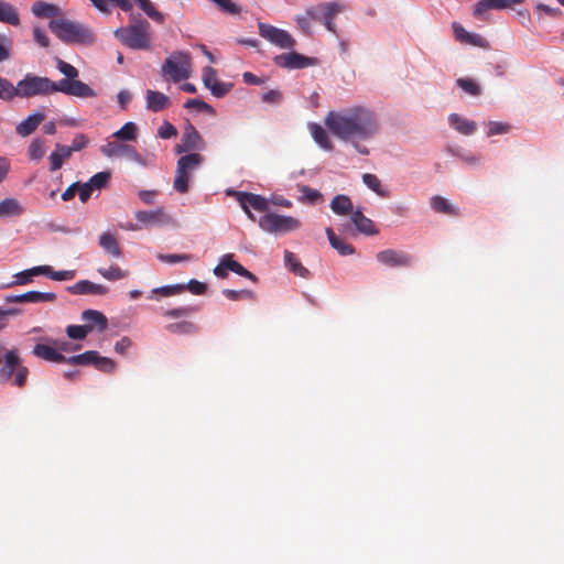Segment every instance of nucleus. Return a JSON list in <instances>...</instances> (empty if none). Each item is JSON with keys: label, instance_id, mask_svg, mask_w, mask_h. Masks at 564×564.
<instances>
[{"label": "nucleus", "instance_id": "41", "mask_svg": "<svg viewBox=\"0 0 564 564\" xmlns=\"http://www.w3.org/2000/svg\"><path fill=\"white\" fill-rule=\"evenodd\" d=\"M93 330L94 324L69 325L66 328L68 337L75 340L85 339L86 336Z\"/></svg>", "mask_w": 564, "mask_h": 564}, {"label": "nucleus", "instance_id": "35", "mask_svg": "<svg viewBox=\"0 0 564 564\" xmlns=\"http://www.w3.org/2000/svg\"><path fill=\"white\" fill-rule=\"evenodd\" d=\"M284 263L296 275L302 278H306L308 275V270L302 265L293 252L288 250L284 251Z\"/></svg>", "mask_w": 564, "mask_h": 564}, {"label": "nucleus", "instance_id": "21", "mask_svg": "<svg viewBox=\"0 0 564 564\" xmlns=\"http://www.w3.org/2000/svg\"><path fill=\"white\" fill-rule=\"evenodd\" d=\"M44 119V113L34 112L17 126L15 132L21 137H28L37 129Z\"/></svg>", "mask_w": 564, "mask_h": 564}, {"label": "nucleus", "instance_id": "15", "mask_svg": "<svg viewBox=\"0 0 564 564\" xmlns=\"http://www.w3.org/2000/svg\"><path fill=\"white\" fill-rule=\"evenodd\" d=\"M101 152L107 156H126L138 164L145 165V160L142 155L128 144L109 142L101 148Z\"/></svg>", "mask_w": 564, "mask_h": 564}, {"label": "nucleus", "instance_id": "22", "mask_svg": "<svg viewBox=\"0 0 564 564\" xmlns=\"http://www.w3.org/2000/svg\"><path fill=\"white\" fill-rule=\"evenodd\" d=\"M32 354L46 361L51 362H65L66 357L57 351L54 347L44 344H36L32 350Z\"/></svg>", "mask_w": 564, "mask_h": 564}, {"label": "nucleus", "instance_id": "33", "mask_svg": "<svg viewBox=\"0 0 564 564\" xmlns=\"http://www.w3.org/2000/svg\"><path fill=\"white\" fill-rule=\"evenodd\" d=\"M166 218L163 209L140 210L135 213V219L144 225H154L164 221Z\"/></svg>", "mask_w": 564, "mask_h": 564}, {"label": "nucleus", "instance_id": "40", "mask_svg": "<svg viewBox=\"0 0 564 564\" xmlns=\"http://www.w3.org/2000/svg\"><path fill=\"white\" fill-rule=\"evenodd\" d=\"M140 9L153 21L162 24L165 21L164 14L158 11L150 0H134Z\"/></svg>", "mask_w": 564, "mask_h": 564}, {"label": "nucleus", "instance_id": "14", "mask_svg": "<svg viewBox=\"0 0 564 564\" xmlns=\"http://www.w3.org/2000/svg\"><path fill=\"white\" fill-rule=\"evenodd\" d=\"M204 147L205 143L199 132L193 124L189 123L184 129L181 142L175 145V152L181 154L191 151L203 150Z\"/></svg>", "mask_w": 564, "mask_h": 564}, {"label": "nucleus", "instance_id": "27", "mask_svg": "<svg viewBox=\"0 0 564 564\" xmlns=\"http://www.w3.org/2000/svg\"><path fill=\"white\" fill-rule=\"evenodd\" d=\"M326 235H327L330 246L340 256H350L355 252L354 246L346 242L344 239L337 237L332 228H329V227L326 228Z\"/></svg>", "mask_w": 564, "mask_h": 564}, {"label": "nucleus", "instance_id": "28", "mask_svg": "<svg viewBox=\"0 0 564 564\" xmlns=\"http://www.w3.org/2000/svg\"><path fill=\"white\" fill-rule=\"evenodd\" d=\"M33 271L41 272V274L46 275L54 281H69L76 275L75 270L54 271L50 265L34 267Z\"/></svg>", "mask_w": 564, "mask_h": 564}, {"label": "nucleus", "instance_id": "3", "mask_svg": "<svg viewBox=\"0 0 564 564\" xmlns=\"http://www.w3.org/2000/svg\"><path fill=\"white\" fill-rule=\"evenodd\" d=\"M52 32L65 43L93 44L94 33L80 23L66 19L52 20L50 22Z\"/></svg>", "mask_w": 564, "mask_h": 564}, {"label": "nucleus", "instance_id": "20", "mask_svg": "<svg viewBox=\"0 0 564 564\" xmlns=\"http://www.w3.org/2000/svg\"><path fill=\"white\" fill-rule=\"evenodd\" d=\"M350 219L355 225L356 229L366 236H373L378 234L373 221L366 217L361 210L357 209L351 213Z\"/></svg>", "mask_w": 564, "mask_h": 564}, {"label": "nucleus", "instance_id": "47", "mask_svg": "<svg viewBox=\"0 0 564 564\" xmlns=\"http://www.w3.org/2000/svg\"><path fill=\"white\" fill-rule=\"evenodd\" d=\"M362 182L366 184L368 188L377 193L379 196H387L386 191L381 188V182L380 180L371 173H365L362 175Z\"/></svg>", "mask_w": 564, "mask_h": 564}, {"label": "nucleus", "instance_id": "39", "mask_svg": "<svg viewBox=\"0 0 564 564\" xmlns=\"http://www.w3.org/2000/svg\"><path fill=\"white\" fill-rule=\"evenodd\" d=\"M140 9L153 21L162 24L165 21L164 14L158 11L150 0H134Z\"/></svg>", "mask_w": 564, "mask_h": 564}, {"label": "nucleus", "instance_id": "48", "mask_svg": "<svg viewBox=\"0 0 564 564\" xmlns=\"http://www.w3.org/2000/svg\"><path fill=\"white\" fill-rule=\"evenodd\" d=\"M93 365L96 367V369L106 373H111L116 369V362L112 359L108 357H101L97 351L96 359H94Z\"/></svg>", "mask_w": 564, "mask_h": 564}, {"label": "nucleus", "instance_id": "57", "mask_svg": "<svg viewBox=\"0 0 564 564\" xmlns=\"http://www.w3.org/2000/svg\"><path fill=\"white\" fill-rule=\"evenodd\" d=\"M184 291H185V284H175V285H166V286L154 289L153 293H159L163 296H172L175 294H180Z\"/></svg>", "mask_w": 564, "mask_h": 564}, {"label": "nucleus", "instance_id": "18", "mask_svg": "<svg viewBox=\"0 0 564 564\" xmlns=\"http://www.w3.org/2000/svg\"><path fill=\"white\" fill-rule=\"evenodd\" d=\"M67 291L72 294H95L105 295L108 292V288L102 284H96L89 280H80L75 284L67 288Z\"/></svg>", "mask_w": 564, "mask_h": 564}, {"label": "nucleus", "instance_id": "30", "mask_svg": "<svg viewBox=\"0 0 564 564\" xmlns=\"http://www.w3.org/2000/svg\"><path fill=\"white\" fill-rule=\"evenodd\" d=\"M431 207L440 214L458 216L459 209L452 205L446 198L435 195L431 198Z\"/></svg>", "mask_w": 564, "mask_h": 564}, {"label": "nucleus", "instance_id": "29", "mask_svg": "<svg viewBox=\"0 0 564 564\" xmlns=\"http://www.w3.org/2000/svg\"><path fill=\"white\" fill-rule=\"evenodd\" d=\"M0 22L13 26L20 24L19 12L11 3L0 0Z\"/></svg>", "mask_w": 564, "mask_h": 564}, {"label": "nucleus", "instance_id": "11", "mask_svg": "<svg viewBox=\"0 0 564 564\" xmlns=\"http://www.w3.org/2000/svg\"><path fill=\"white\" fill-rule=\"evenodd\" d=\"M273 62L276 66L286 69H302L314 66L318 63L316 57H308L297 52L276 55L274 56Z\"/></svg>", "mask_w": 564, "mask_h": 564}, {"label": "nucleus", "instance_id": "13", "mask_svg": "<svg viewBox=\"0 0 564 564\" xmlns=\"http://www.w3.org/2000/svg\"><path fill=\"white\" fill-rule=\"evenodd\" d=\"M63 93L69 96H75L79 98H93L96 97V93L93 88H90L87 84L78 80L77 78L69 79H61L56 83L55 93Z\"/></svg>", "mask_w": 564, "mask_h": 564}, {"label": "nucleus", "instance_id": "61", "mask_svg": "<svg viewBox=\"0 0 564 564\" xmlns=\"http://www.w3.org/2000/svg\"><path fill=\"white\" fill-rule=\"evenodd\" d=\"M158 258L166 263H177L182 261H191L193 259L192 254L183 253V254H159Z\"/></svg>", "mask_w": 564, "mask_h": 564}, {"label": "nucleus", "instance_id": "51", "mask_svg": "<svg viewBox=\"0 0 564 564\" xmlns=\"http://www.w3.org/2000/svg\"><path fill=\"white\" fill-rule=\"evenodd\" d=\"M56 67L63 75L66 76L65 79L73 80L78 77V69L61 58L56 59Z\"/></svg>", "mask_w": 564, "mask_h": 564}, {"label": "nucleus", "instance_id": "49", "mask_svg": "<svg viewBox=\"0 0 564 564\" xmlns=\"http://www.w3.org/2000/svg\"><path fill=\"white\" fill-rule=\"evenodd\" d=\"M110 176L111 174L108 171L98 172L93 175L87 183L91 186L93 189H101L107 186Z\"/></svg>", "mask_w": 564, "mask_h": 564}, {"label": "nucleus", "instance_id": "6", "mask_svg": "<svg viewBox=\"0 0 564 564\" xmlns=\"http://www.w3.org/2000/svg\"><path fill=\"white\" fill-rule=\"evenodd\" d=\"M162 75L174 83H180L191 77L192 58L186 52H174L164 62L161 68Z\"/></svg>", "mask_w": 564, "mask_h": 564}, {"label": "nucleus", "instance_id": "9", "mask_svg": "<svg viewBox=\"0 0 564 564\" xmlns=\"http://www.w3.org/2000/svg\"><path fill=\"white\" fill-rule=\"evenodd\" d=\"M228 195H231L237 199L250 219H254L250 208H253L257 212H265L269 207L267 198L258 194L232 191L228 192Z\"/></svg>", "mask_w": 564, "mask_h": 564}, {"label": "nucleus", "instance_id": "42", "mask_svg": "<svg viewBox=\"0 0 564 564\" xmlns=\"http://www.w3.org/2000/svg\"><path fill=\"white\" fill-rule=\"evenodd\" d=\"M271 43L286 50H291L296 45L295 39L288 31L282 29L278 30V34H275Z\"/></svg>", "mask_w": 564, "mask_h": 564}, {"label": "nucleus", "instance_id": "8", "mask_svg": "<svg viewBox=\"0 0 564 564\" xmlns=\"http://www.w3.org/2000/svg\"><path fill=\"white\" fill-rule=\"evenodd\" d=\"M259 226L267 232L283 235L297 230L302 224L297 218L292 216L267 213L260 218Z\"/></svg>", "mask_w": 564, "mask_h": 564}, {"label": "nucleus", "instance_id": "54", "mask_svg": "<svg viewBox=\"0 0 564 564\" xmlns=\"http://www.w3.org/2000/svg\"><path fill=\"white\" fill-rule=\"evenodd\" d=\"M198 308L194 306H183V307H176L172 310H166L163 315L171 318H180L184 316H188L192 313L197 312Z\"/></svg>", "mask_w": 564, "mask_h": 564}, {"label": "nucleus", "instance_id": "59", "mask_svg": "<svg viewBox=\"0 0 564 564\" xmlns=\"http://www.w3.org/2000/svg\"><path fill=\"white\" fill-rule=\"evenodd\" d=\"M326 2L318 3L316 6H312L305 10V14L310 18L311 21H319L322 20L323 13L325 11Z\"/></svg>", "mask_w": 564, "mask_h": 564}, {"label": "nucleus", "instance_id": "17", "mask_svg": "<svg viewBox=\"0 0 564 564\" xmlns=\"http://www.w3.org/2000/svg\"><path fill=\"white\" fill-rule=\"evenodd\" d=\"M98 245L110 258L120 259L122 257V250L115 234L102 232L99 236Z\"/></svg>", "mask_w": 564, "mask_h": 564}, {"label": "nucleus", "instance_id": "12", "mask_svg": "<svg viewBox=\"0 0 564 564\" xmlns=\"http://www.w3.org/2000/svg\"><path fill=\"white\" fill-rule=\"evenodd\" d=\"M228 270L237 273L238 275L247 278L253 282H256L258 280L257 276L252 272L248 271L239 262L234 260V256L231 253H227V254L223 256L219 264L214 268V274L217 278L226 279L228 276V273H227Z\"/></svg>", "mask_w": 564, "mask_h": 564}, {"label": "nucleus", "instance_id": "37", "mask_svg": "<svg viewBox=\"0 0 564 564\" xmlns=\"http://www.w3.org/2000/svg\"><path fill=\"white\" fill-rule=\"evenodd\" d=\"M166 329L172 334H178V335H187V334H194V333L198 332L197 325L189 321H182V322L169 324L166 326Z\"/></svg>", "mask_w": 564, "mask_h": 564}, {"label": "nucleus", "instance_id": "44", "mask_svg": "<svg viewBox=\"0 0 564 564\" xmlns=\"http://www.w3.org/2000/svg\"><path fill=\"white\" fill-rule=\"evenodd\" d=\"M98 273L109 281H117L128 276V272L122 270L118 265H111L108 269L99 268Z\"/></svg>", "mask_w": 564, "mask_h": 564}, {"label": "nucleus", "instance_id": "10", "mask_svg": "<svg viewBox=\"0 0 564 564\" xmlns=\"http://www.w3.org/2000/svg\"><path fill=\"white\" fill-rule=\"evenodd\" d=\"M376 259L387 268H409L414 262V257L411 253L395 249L379 251Z\"/></svg>", "mask_w": 564, "mask_h": 564}, {"label": "nucleus", "instance_id": "2", "mask_svg": "<svg viewBox=\"0 0 564 564\" xmlns=\"http://www.w3.org/2000/svg\"><path fill=\"white\" fill-rule=\"evenodd\" d=\"M1 357L0 382L12 380V383L18 388L24 387L28 380L29 369L23 365L18 349H7L3 346Z\"/></svg>", "mask_w": 564, "mask_h": 564}, {"label": "nucleus", "instance_id": "32", "mask_svg": "<svg viewBox=\"0 0 564 564\" xmlns=\"http://www.w3.org/2000/svg\"><path fill=\"white\" fill-rule=\"evenodd\" d=\"M308 129L314 141L324 150L330 151L333 149V144L329 140V137L326 130L318 123H310Z\"/></svg>", "mask_w": 564, "mask_h": 564}, {"label": "nucleus", "instance_id": "16", "mask_svg": "<svg viewBox=\"0 0 564 564\" xmlns=\"http://www.w3.org/2000/svg\"><path fill=\"white\" fill-rule=\"evenodd\" d=\"M56 294L52 292L29 291L18 295H7L4 301L7 303H42L54 302Z\"/></svg>", "mask_w": 564, "mask_h": 564}, {"label": "nucleus", "instance_id": "45", "mask_svg": "<svg viewBox=\"0 0 564 564\" xmlns=\"http://www.w3.org/2000/svg\"><path fill=\"white\" fill-rule=\"evenodd\" d=\"M94 359H96V351L95 350H88L80 355H75L66 358V364L70 365H93Z\"/></svg>", "mask_w": 564, "mask_h": 564}, {"label": "nucleus", "instance_id": "53", "mask_svg": "<svg viewBox=\"0 0 564 564\" xmlns=\"http://www.w3.org/2000/svg\"><path fill=\"white\" fill-rule=\"evenodd\" d=\"M184 107L187 109H197L202 112L214 113V108L210 105L197 98L187 99Z\"/></svg>", "mask_w": 564, "mask_h": 564}, {"label": "nucleus", "instance_id": "46", "mask_svg": "<svg viewBox=\"0 0 564 564\" xmlns=\"http://www.w3.org/2000/svg\"><path fill=\"white\" fill-rule=\"evenodd\" d=\"M45 141L43 139H34L28 149V154L31 160H41L45 154Z\"/></svg>", "mask_w": 564, "mask_h": 564}, {"label": "nucleus", "instance_id": "1", "mask_svg": "<svg viewBox=\"0 0 564 564\" xmlns=\"http://www.w3.org/2000/svg\"><path fill=\"white\" fill-rule=\"evenodd\" d=\"M325 126L341 140H368L379 129L375 112L362 106L329 111L325 117Z\"/></svg>", "mask_w": 564, "mask_h": 564}, {"label": "nucleus", "instance_id": "7", "mask_svg": "<svg viewBox=\"0 0 564 564\" xmlns=\"http://www.w3.org/2000/svg\"><path fill=\"white\" fill-rule=\"evenodd\" d=\"M204 161L203 155L199 153H188L178 159L176 165V174L173 186L178 193H186L188 191V183L191 174Z\"/></svg>", "mask_w": 564, "mask_h": 564}, {"label": "nucleus", "instance_id": "31", "mask_svg": "<svg viewBox=\"0 0 564 564\" xmlns=\"http://www.w3.org/2000/svg\"><path fill=\"white\" fill-rule=\"evenodd\" d=\"M23 213V206L15 198H6L0 202V218L21 216Z\"/></svg>", "mask_w": 564, "mask_h": 564}, {"label": "nucleus", "instance_id": "24", "mask_svg": "<svg viewBox=\"0 0 564 564\" xmlns=\"http://www.w3.org/2000/svg\"><path fill=\"white\" fill-rule=\"evenodd\" d=\"M344 9V4L339 2H326L325 11L323 13L321 22L329 32L336 33V25L334 23V19Z\"/></svg>", "mask_w": 564, "mask_h": 564}, {"label": "nucleus", "instance_id": "36", "mask_svg": "<svg viewBox=\"0 0 564 564\" xmlns=\"http://www.w3.org/2000/svg\"><path fill=\"white\" fill-rule=\"evenodd\" d=\"M31 11L35 17L48 18L56 15L58 8L55 4L45 1H36L32 4Z\"/></svg>", "mask_w": 564, "mask_h": 564}, {"label": "nucleus", "instance_id": "64", "mask_svg": "<svg viewBox=\"0 0 564 564\" xmlns=\"http://www.w3.org/2000/svg\"><path fill=\"white\" fill-rule=\"evenodd\" d=\"M185 290H188L191 293L195 295H202L206 292L207 285L203 282L193 279L185 285Z\"/></svg>", "mask_w": 564, "mask_h": 564}, {"label": "nucleus", "instance_id": "52", "mask_svg": "<svg viewBox=\"0 0 564 564\" xmlns=\"http://www.w3.org/2000/svg\"><path fill=\"white\" fill-rule=\"evenodd\" d=\"M457 85L467 94L471 96L480 95L479 85L470 78H458L456 80Z\"/></svg>", "mask_w": 564, "mask_h": 564}, {"label": "nucleus", "instance_id": "19", "mask_svg": "<svg viewBox=\"0 0 564 564\" xmlns=\"http://www.w3.org/2000/svg\"><path fill=\"white\" fill-rule=\"evenodd\" d=\"M523 0H479L474 8V15L479 18L488 10H502L510 8L512 3H521Z\"/></svg>", "mask_w": 564, "mask_h": 564}, {"label": "nucleus", "instance_id": "23", "mask_svg": "<svg viewBox=\"0 0 564 564\" xmlns=\"http://www.w3.org/2000/svg\"><path fill=\"white\" fill-rule=\"evenodd\" d=\"M147 108L153 112H159L166 108L170 99L163 93L148 89L145 93Z\"/></svg>", "mask_w": 564, "mask_h": 564}, {"label": "nucleus", "instance_id": "63", "mask_svg": "<svg viewBox=\"0 0 564 564\" xmlns=\"http://www.w3.org/2000/svg\"><path fill=\"white\" fill-rule=\"evenodd\" d=\"M176 134H177L176 128L167 121H164L158 130V135L162 139H171V138L175 137Z\"/></svg>", "mask_w": 564, "mask_h": 564}, {"label": "nucleus", "instance_id": "55", "mask_svg": "<svg viewBox=\"0 0 564 564\" xmlns=\"http://www.w3.org/2000/svg\"><path fill=\"white\" fill-rule=\"evenodd\" d=\"M12 40L6 35H0V63L11 57Z\"/></svg>", "mask_w": 564, "mask_h": 564}, {"label": "nucleus", "instance_id": "58", "mask_svg": "<svg viewBox=\"0 0 564 564\" xmlns=\"http://www.w3.org/2000/svg\"><path fill=\"white\" fill-rule=\"evenodd\" d=\"M231 87L232 84H226L220 80H217L213 83L209 89L215 97L221 98L230 91Z\"/></svg>", "mask_w": 564, "mask_h": 564}, {"label": "nucleus", "instance_id": "5", "mask_svg": "<svg viewBox=\"0 0 564 564\" xmlns=\"http://www.w3.org/2000/svg\"><path fill=\"white\" fill-rule=\"evenodd\" d=\"M150 23L140 19L129 26L119 28L115 36L127 47L132 50H148L151 44Z\"/></svg>", "mask_w": 564, "mask_h": 564}, {"label": "nucleus", "instance_id": "56", "mask_svg": "<svg viewBox=\"0 0 564 564\" xmlns=\"http://www.w3.org/2000/svg\"><path fill=\"white\" fill-rule=\"evenodd\" d=\"M258 29H259V34L263 39L269 41L270 43L274 39L275 34H278V30H279L278 28H275L271 24H268V23H263V22L258 23Z\"/></svg>", "mask_w": 564, "mask_h": 564}, {"label": "nucleus", "instance_id": "26", "mask_svg": "<svg viewBox=\"0 0 564 564\" xmlns=\"http://www.w3.org/2000/svg\"><path fill=\"white\" fill-rule=\"evenodd\" d=\"M82 319L85 324H94V329L97 328L99 332H104L108 326L107 317L96 310L84 311L82 313Z\"/></svg>", "mask_w": 564, "mask_h": 564}, {"label": "nucleus", "instance_id": "25", "mask_svg": "<svg viewBox=\"0 0 564 564\" xmlns=\"http://www.w3.org/2000/svg\"><path fill=\"white\" fill-rule=\"evenodd\" d=\"M448 122L452 128L464 135H470L476 131V122L460 117L457 113H451Z\"/></svg>", "mask_w": 564, "mask_h": 564}, {"label": "nucleus", "instance_id": "4", "mask_svg": "<svg viewBox=\"0 0 564 564\" xmlns=\"http://www.w3.org/2000/svg\"><path fill=\"white\" fill-rule=\"evenodd\" d=\"M56 83L47 77L26 74L19 80L17 86L11 83L10 98H31L34 96H46L55 93Z\"/></svg>", "mask_w": 564, "mask_h": 564}, {"label": "nucleus", "instance_id": "38", "mask_svg": "<svg viewBox=\"0 0 564 564\" xmlns=\"http://www.w3.org/2000/svg\"><path fill=\"white\" fill-rule=\"evenodd\" d=\"M138 135V127L134 122L124 123L112 137L121 141H133Z\"/></svg>", "mask_w": 564, "mask_h": 564}, {"label": "nucleus", "instance_id": "60", "mask_svg": "<svg viewBox=\"0 0 564 564\" xmlns=\"http://www.w3.org/2000/svg\"><path fill=\"white\" fill-rule=\"evenodd\" d=\"M34 268L24 270L15 275V281L12 284L24 285L32 281V276L41 274V272L33 271Z\"/></svg>", "mask_w": 564, "mask_h": 564}, {"label": "nucleus", "instance_id": "43", "mask_svg": "<svg viewBox=\"0 0 564 564\" xmlns=\"http://www.w3.org/2000/svg\"><path fill=\"white\" fill-rule=\"evenodd\" d=\"M297 189L302 194L300 199L303 202L316 204L323 200V194L319 191L311 188L307 185H297Z\"/></svg>", "mask_w": 564, "mask_h": 564}, {"label": "nucleus", "instance_id": "62", "mask_svg": "<svg viewBox=\"0 0 564 564\" xmlns=\"http://www.w3.org/2000/svg\"><path fill=\"white\" fill-rule=\"evenodd\" d=\"M283 99V95L280 90L278 89H271L264 94H262L261 96V100L265 104H272V105H276V104H280Z\"/></svg>", "mask_w": 564, "mask_h": 564}, {"label": "nucleus", "instance_id": "34", "mask_svg": "<svg viewBox=\"0 0 564 564\" xmlns=\"http://www.w3.org/2000/svg\"><path fill=\"white\" fill-rule=\"evenodd\" d=\"M330 209L340 216H351L354 212L351 199L347 195H336L330 203Z\"/></svg>", "mask_w": 564, "mask_h": 564}, {"label": "nucleus", "instance_id": "50", "mask_svg": "<svg viewBox=\"0 0 564 564\" xmlns=\"http://www.w3.org/2000/svg\"><path fill=\"white\" fill-rule=\"evenodd\" d=\"M223 294L228 300H231V301L253 300L254 299V293L252 291H250V290L236 291V290L225 289L223 291Z\"/></svg>", "mask_w": 564, "mask_h": 564}]
</instances>
